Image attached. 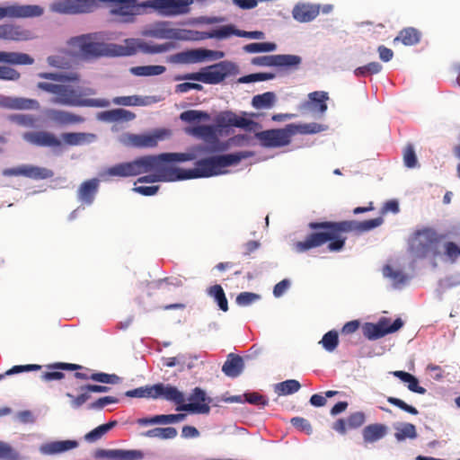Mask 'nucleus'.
Here are the masks:
<instances>
[{"mask_svg": "<svg viewBox=\"0 0 460 460\" xmlns=\"http://www.w3.org/2000/svg\"><path fill=\"white\" fill-rule=\"evenodd\" d=\"M327 129V127L316 122L296 125L295 134H316Z\"/></svg>", "mask_w": 460, "mask_h": 460, "instance_id": "obj_55", "label": "nucleus"}, {"mask_svg": "<svg viewBox=\"0 0 460 460\" xmlns=\"http://www.w3.org/2000/svg\"><path fill=\"white\" fill-rule=\"evenodd\" d=\"M185 133L198 138H201L206 142V145H199L203 147L202 155L222 152L227 148V146L225 143L219 141L214 126L199 125L192 128H186Z\"/></svg>", "mask_w": 460, "mask_h": 460, "instance_id": "obj_10", "label": "nucleus"}, {"mask_svg": "<svg viewBox=\"0 0 460 460\" xmlns=\"http://www.w3.org/2000/svg\"><path fill=\"white\" fill-rule=\"evenodd\" d=\"M444 255L450 262H455L460 257V247L453 242H447L444 244Z\"/></svg>", "mask_w": 460, "mask_h": 460, "instance_id": "obj_59", "label": "nucleus"}, {"mask_svg": "<svg viewBox=\"0 0 460 460\" xmlns=\"http://www.w3.org/2000/svg\"><path fill=\"white\" fill-rule=\"evenodd\" d=\"M102 2L115 4L116 5L111 9V13L120 17L137 7H150L160 15L170 17L187 13L193 0H147L141 3L137 0H102Z\"/></svg>", "mask_w": 460, "mask_h": 460, "instance_id": "obj_4", "label": "nucleus"}, {"mask_svg": "<svg viewBox=\"0 0 460 460\" xmlns=\"http://www.w3.org/2000/svg\"><path fill=\"white\" fill-rule=\"evenodd\" d=\"M403 162L406 167L414 168L417 165V156L415 154L414 147L411 145H408L403 152Z\"/></svg>", "mask_w": 460, "mask_h": 460, "instance_id": "obj_62", "label": "nucleus"}, {"mask_svg": "<svg viewBox=\"0 0 460 460\" xmlns=\"http://www.w3.org/2000/svg\"><path fill=\"white\" fill-rule=\"evenodd\" d=\"M162 398L168 402H174L176 411H188L190 413L208 414L210 407L207 404L185 403V395L176 386L157 383L153 385V399Z\"/></svg>", "mask_w": 460, "mask_h": 460, "instance_id": "obj_7", "label": "nucleus"}, {"mask_svg": "<svg viewBox=\"0 0 460 460\" xmlns=\"http://www.w3.org/2000/svg\"><path fill=\"white\" fill-rule=\"evenodd\" d=\"M252 155V152L249 151H240L202 158L195 163L194 168L182 169L178 167L179 179L183 181L218 175L224 172V168L235 165L241 160L248 158Z\"/></svg>", "mask_w": 460, "mask_h": 460, "instance_id": "obj_3", "label": "nucleus"}, {"mask_svg": "<svg viewBox=\"0 0 460 460\" xmlns=\"http://www.w3.org/2000/svg\"><path fill=\"white\" fill-rule=\"evenodd\" d=\"M61 138L68 146H84L93 143L97 137L93 133L66 132L61 134Z\"/></svg>", "mask_w": 460, "mask_h": 460, "instance_id": "obj_32", "label": "nucleus"}, {"mask_svg": "<svg viewBox=\"0 0 460 460\" xmlns=\"http://www.w3.org/2000/svg\"><path fill=\"white\" fill-rule=\"evenodd\" d=\"M393 429H394V438L397 442H403L407 439L413 440L418 437L415 425L409 422H394Z\"/></svg>", "mask_w": 460, "mask_h": 460, "instance_id": "obj_33", "label": "nucleus"}, {"mask_svg": "<svg viewBox=\"0 0 460 460\" xmlns=\"http://www.w3.org/2000/svg\"><path fill=\"white\" fill-rule=\"evenodd\" d=\"M388 431V427L382 423H374L366 426L362 430L365 443H375L384 438Z\"/></svg>", "mask_w": 460, "mask_h": 460, "instance_id": "obj_31", "label": "nucleus"}, {"mask_svg": "<svg viewBox=\"0 0 460 460\" xmlns=\"http://www.w3.org/2000/svg\"><path fill=\"white\" fill-rule=\"evenodd\" d=\"M118 402H119V399L117 397L104 396V397L99 398L98 400H96L93 402L89 403L87 405V409L93 410V411H101L108 404L118 403Z\"/></svg>", "mask_w": 460, "mask_h": 460, "instance_id": "obj_60", "label": "nucleus"}, {"mask_svg": "<svg viewBox=\"0 0 460 460\" xmlns=\"http://www.w3.org/2000/svg\"><path fill=\"white\" fill-rule=\"evenodd\" d=\"M208 294L214 298L222 311L226 312L228 310V302L226 297L225 291L220 285H214L210 287L208 290Z\"/></svg>", "mask_w": 460, "mask_h": 460, "instance_id": "obj_49", "label": "nucleus"}, {"mask_svg": "<svg viewBox=\"0 0 460 460\" xmlns=\"http://www.w3.org/2000/svg\"><path fill=\"white\" fill-rule=\"evenodd\" d=\"M240 73L236 63L229 60L202 67L198 72L176 75L175 81H197L208 84H217L222 83L227 76L236 75Z\"/></svg>", "mask_w": 460, "mask_h": 460, "instance_id": "obj_6", "label": "nucleus"}, {"mask_svg": "<svg viewBox=\"0 0 460 460\" xmlns=\"http://www.w3.org/2000/svg\"><path fill=\"white\" fill-rule=\"evenodd\" d=\"M21 77L20 73L6 66H0V80L17 81Z\"/></svg>", "mask_w": 460, "mask_h": 460, "instance_id": "obj_64", "label": "nucleus"}, {"mask_svg": "<svg viewBox=\"0 0 460 460\" xmlns=\"http://www.w3.org/2000/svg\"><path fill=\"white\" fill-rule=\"evenodd\" d=\"M75 14L89 13L94 12L102 0H73Z\"/></svg>", "mask_w": 460, "mask_h": 460, "instance_id": "obj_47", "label": "nucleus"}, {"mask_svg": "<svg viewBox=\"0 0 460 460\" xmlns=\"http://www.w3.org/2000/svg\"><path fill=\"white\" fill-rule=\"evenodd\" d=\"M189 401V403L207 404L208 407V404L211 402V399L207 396L206 392L199 387H195L192 390Z\"/></svg>", "mask_w": 460, "mask_h": 460, "instance_id": "obj_57", "label": "nucleus"}, {"mask_svg": "<svg viewBox=\"0 0 460 460\" xmlns=\"http://www.w3.org/2000/svg\"><path fill=\"white\" fill-rule=\"evenodd\" d=\"M243 115L239 116L231 111H223L218 114L217 122L219 127H236L245 130H252L258 124L245 118L246 112H243Z\"/></svg>", "mask_w": 460, "mask_h": 460, "instance_id": "obj_16", "label": "nucleus"}, {"mask_svg": "<svg viewBox=\"0 0 460 460\" xmlns=\"http://www.w3.org/2000/svg\"><path fill=\"white\" fill-rule=\"evenodd\" d=\"M420 32L412 28H406L400 31L399 35L394 39V41L401 40L405 46H412L420 41Z\"/></svg>", "mask_w": 460, "mask_h": 460, "instance_id": "obj_46", "label": "nucleus"}, {"mask_svg": "<svg viewBox=\"0 0 460 460\" xmlns=\"http://www.w3.org/2000/svg\"><path fill=\"white\" fill-rule=\"evenodd\" d=\"M0 39L8 40H27L30 39L29 31L13 24L0 25Z\"/></svg>", "mask_w": 460, "mask_h": 460, "instance_id": "obj_34", "label": "nucleus"}, {"mask_svg": "<svg viewBox=\"0 0 460 460\" xmlns=\"http://www.w3.org/2000/svg\"><path fill=\"white\" fill-rule=\"evenodd\" d=\"M277 102V96L273 92H266L254 95L252 99V106L257 110L271 109Z\"/></svg>", "mask_w": 460, "mask_h": 460, "instance_id": "obj_40", "label": "nucleus"}, {"mask_svg": "<svg viewBox=\"0 0 460 460\" xmlns=\"http://www.w3.org/2000/svg\"><path fill=\"white\" fill-rule=\"evenodd\" d=\"M384 278L387 279L394 288L401 289L409 281V277L401 270L391 265H385L382 270Z\"/></svg>", "mask_w": 460, "mask_h": 460, "instance_id": "obj_30", "label": "nucleus"}, {"mask_svg": "<svg viewBox=\"0 0 460 460\" xmlns=\"http://www.w3.org/2000/svg\"><path fill=\"white\" fill-rule=\"evenodd\" d=\"M51 102L67 107H79V105L96 104L91 101H83L79 99L77 87L64 84H60L57 95L52 98Z\"/></svg>", "mask_w": 460, "mask_h": 460, "instance_id": "obj_15", "label": "nucleus"}, {"mask_svg": "<svg viewBox=\"0 0 460 460\" xmlns=\"http://www.w3.org/2000/svg\"><path fill=\"white\" fill-rule=\"evenodd\" d=\"M296 124H288L284 128L268 129L255 134L264 147H281L290 143L295 135Z\"/></svg>", "mask_w": 460, "mask_h": 460, "instance_id": "obj_12", "label": "nucleus"}, {"mask_svg": "<svg viewBox=\"0 0 460 460\" xmlns=\"http://www.w3.org/2000/svg\"><path fill=\"white\" fill-rule=\"evenodd\" d=\"M0 108L8 110H39L40 102L34 99L0 94Z\"/></svg>", "mask_w": 460, "mask_h": 460, "instance_id": "obj_21", "label": "nucleus"}, {"mask_svg": "<svg viewBox=\"0 0 460 460\" xmlns=\"http://www.w3.org/2000/svg\"><path fill=\"white\" fill-rule=\"evenodd\" d=\"M321 4L299 2L292 9V17L301 23L314 21L320 13Z\"/></svg>", "mask_w": 460, "mask_h": 460, "instance_id": "obj_19", "label": "nucleus"}, {"mask_svg": "<svg viewBox=\"0 0 460 460\" xmlns=\"http://www.w3.org/2000/svg\"><path fill=\"white\" fill-rule=\"evenodd\" d=\"M121 48L125 54H119V57H129L136 54L137 50L145 54H155V44H149L137 39H127Z\"/></svg>", "mask_w": 460, "mask_h": 460, "instance_id": "obj_29", "label": "nucleus"}, {"mask_svg": "<svg viewBox=\"0 0 460 460\" xmlns=\"http://www.w3.org/2000/svg\"><path fill=\"white\" fill-rule=\"evenodd\" d=\"M178 432L175 428L166 427V428H155L149 430H146L143 433L144 437L146 438H157L160 439H172L177 436Z\"/></svg>", "mask_w": 460, "mask_h": 460, "instance_id": "obj_44", "label": "nucleus"}, {"mask_svg": "<svg viewBox=\"0 0 460 460\" xmlns=\"http://www.w3.org/2000/svg\"><path fill=\"white\" fill-rule=\"evenodd\" d=\"M319 344L328 352L334 351L339 345L338 332L335 330L327 332L319 341Z\"/></svg>", "mask_w": 460, "mask_h": 460, "instance_id": "obj_51", "label": "nucleus"}, {"mask_svg": "<svg viewBox=\"0 0 460 460\" xmlns=\"http://www.w3.org/2000/svg\"><path fill=\"white\" fill-rule=\"evenodd\" d=\"M77 447L78 442L76 440H57L42 444L40 447L39 451L44 456H53L67 452L76 448Z\"/></svg>", "mask_w": 460, "mask_h": 460, "instance_id": "obj_23", "label": "nucleus"}, {"mask_svg": "<svg viewBox=\"0 0 460 460\" xmlns=\"http://www.w3.org/2000/svg\"><path fill=\"white\" fill-rule=\"evenodd\" d=\"M44 13V9L37 4H11L8 5V18H34Z\"/></svg>", "mask_w": 460, "mask_h": 460, "instance_id": "obj_22", "label": "nucleus"}, {"mask_svg": "<svg viewBox=\"0 0 460 460\" xmlns=\"http://www.w3.org/2000/svg\"><path fill=\"white\" fill-rule=\"evenodd\" d=\"M301 387L300 383L295 379H288L274 385V392L279 395H288L296 393Z\"/></svg>", "mask_w": 460, "mask_h": 460, "instance_id": "obj_42", "label": "nucleus"}, {"mask_svg": "<svg viewBox=\"0 0 460 460\" xmlns=\"http://www.w3.org/2000/svg\"><path fill=\"white\" fill-rule=\"evenodd\" d=\"M202 146H194L186 153H162L156 155L152 160H159L163 166H171L170 164L172 163H182L197 159L202 155Z\"/></svg>", "mask_w": 460, "mask_h": 460, "instance_id": "obj_17", "label": "nucleus"}, {"mask_svg": "<svg viewBox=\"0 0 460 460\" xmlns=\"http://www.w3.org/2000/svg\"><path fill=\"white\" fill-rule=\"evenodd\" d=\"M243 396L245 398L244 401L251 404L258 405L261 408H264L268 405V400L258 393H245Z\"/></svg>", "mask_w": 460, "mask_h": 460, "instance_id": "obj_63", "label": "nucleus"}, {"mask_svg": "<svg viewBox=\"0 0 460 460\" xmlns=\"http://www.w3.org/2000/svg\"><path fill=\"white\" fill-rule=\"evenodd\" d=\"M390 374L399 378L402 382L407 384V387L411 392L419 394H426L427 390L419 385V380L415 376L402 370L391 371Z\"/></svg>", "mask_w": 460, "mask_h": 460, "instance_id": "obj_36", "label": "nucleus"}, {"mask_svg": "<svg viewBox=\"0 0 460 460\" xmlns=\"http://www.w3.org/2000/svg\"><path fill=\"white\" fill-rule=\"evenodd\" d=\"M23 139L37 146L58 147L61 146V141L51 132L48 131H30L22 136Z\"/></svg>", "mask_w": 460, "mask_h": 460, "instance_id": "obj_20", "label": "nucleus"}, {"mask_svg": "<svg viewBox=\"0 0 460 460\" xmlns=\"http://www.w3.org/2000/svg\"><path fill=\"white\" fill-rule=\"evenodd\" d=\"M2 174L6 177L23 176L39 181L53 177L54 172L50 169L33 164H23L16 167L3 170Z\"/></svg>", "mask_w": 460, "mask_h": 460, "instance_id": "obj_14", "label": "nucleus"}, {"mask_svg": "<svg viewBox=\"0 0 460 460\" xmlns=\"http://www.w3.org/2000/svg\"><path fill=\"white\" fill-rule=\"evenodd\" d=\"M244 370L243 358L234 353H229L226 360L222 366V372L230 378H236L242 375Z\"/></svg>", "mask_w": 460, "mask_h": 460, "instance_id": "obj_27", "label": "nucleus"}, {"mask_svg": "<svg viewBox=\"0 0 460 460\" xmlns=\"http://www.w3.org/2000/svg\"><path fill=\"white\" fill-rule=\"evenodd\" d=\"M99 180L96 178L84 181L77 190V199L86 206L93 203L99 189Z\"/></svg>", "mask_w": 460, "mask_h": 460, "instance_id": "obj_25", "label": "nucleus"}, {"mask_svg": "<svg viewBox=\"0 0 460 460\" xmlns=\"http://www.w3.org/2000/svg\"><path fill=\"white\" fill-rule=\"evenodd\" d=\"M156 155H146L132 161L123 162L109 167L101 176L128 178L147 173L139 177L137 182L155 183L177 181L179 179L178 167L163 166L159 160H152Z\"/></svg>", "mask_w": 460, "mask_h": 460, "instance_id": "obj_2", "label": "nucleus"}, {"mask_svg": "<svg viewBox=\"0 0 460 460\" xmlns=\"http://www.w3.org/2000/svg\"><path fill=\"white\" fill-rule=\"evenodd\" d=\"M329 99L327 92L315 91L308 94V102L305 107L315 114L323 115L327 111L326 101Z\"/></svg>", "mask_w": 460, "mask_h": 460, "instance_id": "obj_28", "label": "nucleus"}, {"mask_svg": "<svg viewBox=\"0 0 460 460\" xmlns=\"http://www.w3.org/2000/svg\"><path fill=\"white\" fill-rule=\"evenodd\" d=\"M243 49L246 53H268L273 52L277 49V44L274 42H253L246 44L243 47Z\"/></svg>", "mask_w": 460, "mask_h": 460, "instance_id": "obj_45", "label": "nucleus"}, {"mask_svg": "<svg viewBox=\"0 0 460 460\" xmlns=\"http://www.w3.org/2000/svg\"><path fill=\"white\" fill-rule=\"evenodd\" d=\"M4 63L11 65H32L34 59L26 53L4 51Z\"/></svg>", "mask_w": 460, "mask_h": 460, "instance_id": "obj_43", "label": "nucleus"}, {"mask_svg": "<svg viewBox=\"0 0 460 460\" xmlns=\"http://www.w3.org/2000/svg\"><path fill=\"white\" fill-rule=\"evenodd\" d=\"M38 76L42 79L51 80L58 83H75L78 82L80 76L75 72H42Z\"/></svg>", "mask_w": 460, "mask_h": 460, "instance_id": "obj_37", "label": "nucleus"}, {"mask_svg": "<svg viewBox=\"0 0 460 460\" xmlns=\"http://www.w3.org/2000/svg\"><path fill=\"white\" fill-rule=\"evenodd\" d=\"M275 77L276 75L274 73L260 72L241 76L237 79L236 82L237 84H252L256 82L273 80Z\"/></svg>", "mask_w": 460, "mask_h": 460, "instance_id": "obj_52", "label": "nucleus"}, {"mask_svg": "<svg viewBox=\"0 0 460 460\" xmlns=\"http://www.w3.org/2000/svg\"><path fill=\"white\" fill-rule=\"evenodd\" d=\"M171 135V130L167 128H156L143 134L126 132L119 137V141L127 147L154 148L160 141L169 138Z\"/></svg>", "mask_w": 460, "mask_h": 460, "instance_id": "obj_8", "label": "nucleus"}, {"mask_svg": "<svg viewBox=\"0 0 460 460\" xmlns=\"http://www.w3.org/2000/svg\"><path fill=\"white\" fill-rule=\"evenodd\" d=\"M302 63V58L293 54L276 55V66L296 69Z\"/></svg>", "mask_w": 460, "mask_h": 460, "instance_id": "obj_41", "label": "nucleus"}, {"mask_svg": "<svg viewBox=\"0 0 460 460\" xmlns=\"http://www.w3.org/2000/svg\"><path fill=\"white\" fill-rule=\"evenodd\" d=\"M68 44L77 49L84 58L98 57H119V54H125L120 44L104 43L99 41L97 33L83 34L73 37Z\"/></svg>", "mask_w": 460, "mask_h": 460, "instance_id": "obj_5", "label": "nucleus"}, {"mask_svg": "<svg viewBox=\"0 0 460 460\" xmlns=\"http://www.w3.org/2000/svg\"><path fill=\"white\" fill-rule=\"evenodd\" d=\"M192 30L172 28L171 22L167 21H159L146 25L141 35L158 40H171L191 41Z\"/></svg>", "mask_w": 460, "mask_h": 460, "instance_id": "obj_9", "label": "nucleus"}, {"mask_svg": "<svg viewBox=\"0 0 460 460\" xmlns=\"http://www.w3.org/2000/svg\"><path fill=\"white\" fill-rule=\"evenodd\" d=\"M180 119L187 123H195L209 120L210 116L207 111L188 110L180 114Z\"/></svg>", "mask_w": 460, "mask_h": 460, "instance_id": "obj_50", "label": "nucleus"}, {"mask_svg": "<svg viewBox=\"0 0 460 460\" xmlns=\"http://www.w3.org/2000/svg\"><path fill=\"white\" fill-rule=\"evenodd\" d=\"M45 114L50 120L62 126L80 124L84 121V118L66 111L49 109Z\"/></svg>", "mask_w": 460, "mask_h": 460, "instance_id": "obj_24", "label": "nucleus"}, {"mask_svg": "<svg viewBox=\"0 0 460 460\" xmlns=\"http://www.w3.org/2000/svg\"><path fill=\"white\" fill-rule=\"evenodd\" d=\"M239 29L234 24L220 26L210 31H199L192 30L191 41H199L207 39L226 40L233 35L237 36Z\"/></svg>", "mask_w": 460, "mask_h": 460, "instance_id": "obj_18", "label": "nucleus"}, {"mask_svg": "<svg viewBox=\"0 0 460 460\" xmlns=\"http://www.w3.org/2000/svg\"><path fill=\"white\" fill-rule=\"evenodd\" d=\"M438 241L436 234L430 229L417 232L411 241V248L417 258H436L438 255Z\"/></svg>", "mask_w": 460, "mask_h": 460, "instance_id": "obj_11", "label": "nucleus"}, {"mask_svg": "<svg viewBox=\"0 0 460 460\" xmlns=\"http://www.w3.org/2000/svg\"><path fill=\"white\" fill-rule=\"evenodd\" d=\"M260 295L252 292H242L236 296V304L240 306H247L258 301Z\"/></svg>", "mask_w": 460, "mask_h": 460, "instance_id": "obj_61", "label": "nucleus"}, {"mask_svg": "<svg viewBox=\"0 0 460 460\" xmlns=\"http://www.w3.org/2000/svg\"><path fill=\"white\" fill-rule=\"evenodd\" d=\"M403 326L401 318H396L393 323L389 318L383 317L376 323H367L363 327L365 337L374 341L380 339L386 334L393 333L400 330Z\"/></svg>", "mask_w": 460, "mask_h": 460, "instance_id": "obj_13", "label": "nucleus"}, {"mask_svg": "<svg viewBox=\"0 0 460 460\" xmlns=\"http://www.w3.org/2000/svg\"><path fill=\"white\" fill-rule=\"evenodd\" d=\"M127 397L131 398H151L153 399V385H146L136 389L128 390L125 393Z\"/></svg>", "mask_w": 460, "mask_h": 460, "instance_id": "obj_56", "label": "nucleus"}, {"mask_svg": "<svg viewBox=\"0 0 460 460\" xmlns=\"http://www.w3.org/2000/svg\"><path fill=\"white\" fill-rule=\"evenodd\" d=\"M166 71V67L161 65H147L132 66L129 68L130 74L135 76H154L164 74Z\"/></svg>", "mask_w": 460, "mask_h": 460, "instance_id": "obj_39", "label": "nucleus"}, {"mask_svg": "<svg viewBox=\"0 0 460 460\" xmlns=\"http://www.w3.org/2000/svg\"><path fill=\"white\" fill-rule=\"evenodd\" d=\"M73 0H58L50 4L49 9L59 14H75Z\"/></svg>", "mask_w": 460, "mask_h": 460, "instance_id": "obj_53", "label": "nucleus"}, {"mask_svg": "<svg viewBox=\"0 0 460 460\" xmlns=\"http://www.w3.org/2000/svg\"><path fill=\"white\" fill-rule=\"evenodd\" d=\"M160 101V99L156 96H139V95H130V96H118L114 97L111 103L112 102L114 105L118 106H149L154 103H156Z\"/></svg>", "mask_w": 460, "mask_h": 460, "instance_id": "obj_26", "label": "nucleus"}, {"mask_svg": "<svg viewBox=\"0 0 460 460\" xmlns=\"http://www.w3.org/2000/svg\"><path fill=\"white\" fill-rule=\"evenodd\" d=\"M26 456L13 448L9 443L0 440V460H26Z\"/></svg>", "mask_w": 460, "mask_h": 460, "instance_id": "obj_48", "label": "nucleus"}, {"mask_svg": "<svg viewBox=\"0 0 460 460\" xmlns=\"http://www.w3.org/2000/svg\"><path fill=\"white\" fill-rule=\"evenodd\" d=\"M90 379L102 384H118L120 378L114 374H107L102 372L93 373L90 376Z\"/></svg>", "mask_w": 460, "mask_h": 460, "instance_id": "obj_58", "label": "nucleus"}, {"mask_svg": "<svg viewBox=\"0 0 460 460\" xmlns=\"http://www.w3.org/2000/svg\"><path fill=\"white\" fill-rule=\"evenodd\" d=\"M79 99L83 101H91L97 104L93 105H79V107H94V108H107L111 105V102L107 99H93L88 98L89 96L95 95L97 91L93 87L77 86Z\"/></svg>", "mask_w": 460, "mask_h": 460, "instance_id": "obj_38", "label": "nucleus"}, {"mask_svg": "<svg viewBox=\"0 0 460 460\" xmlns=\"http://www.w3.org/2000/svg\"><path fill=\"white\" fill-rule=\"evenodd\" d=\"M381 217L365 221H341V222H310L308 226L313 230H323L309 234L305 241L297 242L295 244L297 252H305L310 249L319 247L330 242L328 249L330 252H340L345 245V237H341V233L358 232L364 233L378 227L383 224Z\"/></svg>", "mask_w": 460, "mask_h": 460, "instance_id": "obj_1", "label": "nucleus"}, {"mask_svg": "<svg viewBox=\"0 0 460 460\" xmlns=\"http://www.w3.org/2000/svg\"><path fill=\"white\" fill-rule=\"evenodd\" d=\"M187 358L197 359V357L190 355L188 356L186 354H178L177 356L172 358H163L162 360L164 362V366L168 367L179 366V371H182L184 369Z\"/></svg>", "mask_w": 460, "mask_h": 460, "instance_id": "obj_54", "label": "nucleus"}, {"mask_svg": "<svg viewBox=\"0 0 460 460\" xmlns=\"http://www.w3.org/2000/svg\"><path fill=\"white\" fill-rule=\"evenodd\" d=\"M169 61L174 64H195L202 62L201 49L176 53L169 58Z\"/></svg>", "mask_w": 460, "mask_h": 460, "instance_id": "obj_35", "label": "nucleus"}]
</instances>
